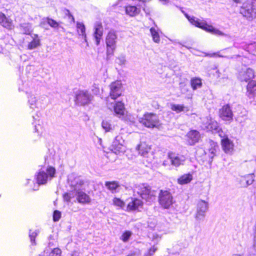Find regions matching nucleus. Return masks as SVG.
Here are the masks:
<instances>
[{
  "label": "nucleus",
  "mask_w": 256,
  "mask_h": 256,
  "mask_svg": "<svg viewBox=\"0 0 256 256\" xmlns=\"http://www.w3.org/2000/svg\"><path fill=\"white\" fill-rule=\"evenodd\" d=\"M126 62V56L124 54L120 55L116 60V62L120 66H124Z\"/></svg>",
  "instance_id": "41"
},
{
  "label": "nucleus",
  "mask_w": 256,
  "mask_h": 256,
  "mask_svg": "<svg viewBox=\"0 0 256 256\" xmlns=\"http://www.w3.org/2000/svg\"><path fill=\"white\" fill-rule=\"evenodd\" d=\"M124 8L126 14L130 16H134L140 12V9L134 6H126Z\"/></svg>",
  "instance_id": "26"
},
{
  "label": "nucleus",
  "mask_w": 256,
  "mask_h": 256,
  "mask_svg": "<svg viewBox=\"0 0 256 256\" xmlns=\"http://www.w3.org/2000/svg\"><path fill=\"white\" fill-rule=\"evenodd\" d=\"M158 202L164 208H168L174 203L173 197L168 190H160L158 194Z\"/></svg>",
  "instance_id": "8"
},
{
  "label": "nucleus",
  "mask_w": 256,
  "mask_h": 256,
  "mask_svg": "<svg viewBox=\"0 0 256 256\" xmlns=\"http://www.w3.org/2000/svg\"><path fill=\"white\" fill-rule=\"evenodd\" d=\"M246 94L250 99L256 97V81L251 80L248 83Z\"/></svg>",
  "instance_id": "21"
},
{
  "label": "nucleus",
  "mask_w": 256,
  "mask_h": 256,
  "mask_svg": "<svg viewBox=\"0 0 256 256\" xmlns=\"http://www.w3.org/2000/svg\"><path fill=\"white\" fill-rule=\"evenodd\" d=\"M217 146H214L213 147H212L210 148L209 149V156L210 158L212 160L216 152V149L218 148Z\"/></svg>",
  "instance_id": "45"
},
{
  "label": "nucleus",
  "mask_w": 256,
  "mask_h": 256,
  "mask_svg": "<svg viewBox=\"0 0 256 256\" xmlns=\"http://www.w3.org/2000/svg\"><path fill=\"white\" fill-rule=\"evenodd\" d=\"M139 2H142L144 4L146 2V0H138Z\"/></svg>",
  "instance_id": "58"
},
{
  "label": "nucleus",
  "mask_w": 256,
  "mask_h": 256,
  "mask_svg": "<svg viewBox=\"0 0 256 256\" xmlns=\"http://www.w3.org/2000/svg\"><path fill=\"white\" fill-rule=\"evenodd\" d=\"M143 10L146 12V14H148L149 13V11L146 10V8L144 7L143 8Z\"/></svg>",
  "instance_id": "57"
},
{
  "label": "nucleus",
  "mask_w": 256,
  "mask_h": 256,
  "mask_svg": "<svg viewBox=\"0 0 256 256\" xmlns=\"http://www.w3.org/2000/svg\"><path fill=\"white\" fill-rule=\"evenodd\" d=\"M56 172L55 168L51 166H48L46 168H41L36 176L37 186L46 184L48 180H51L54 176Z\"/></svg>",
  "instance_id": "4"
},
{
  "label": "nucleus",
  "mask_w": 256,
  "mask_h": 256,
  "mask_svg": "<svg viewBox=\"0 0 256 256\" xmlns=\"http://www.w3.org/2000/svg\"><path fill=\"white\" fill-rule=\"evenodd\" d=\"M0 24L8 30H12L14 27L12 20L10 18L6 17L4 14H0Z\"/></svg>",
  "instance_id": "25"
},
{
  "label": "nucleus",
  "mask_w": 256,
  "mask_h": 256,
  "mask_svg": "<svg viewBox=\"0 0 256 256\" xmlns=\"http://www.w3.org/2000/svg\"><path fill=\"white\" fill-rule=\"evenodd\" d=\"M168 164V160H164L162 163V165L164 166H166Z\"/></svg>",
  "instance_id": "53"
},
{
  "label": "nucleus",
  "mask_w": 256,
  "mask_h": 256,
  "mask_svg": "<svg viewBox=\"0 0 256 256\" xmlns=\"http://www.w3.org/2000/svg\"><path fill=\"white\" fill-rule=\"evenodd\" d=\"M233 1L236 4H238L241 2V0H233Z\"/></svg>",
  "instance_id": "54"
},
{
  "label": "nucleus",
  "mask_w": 256,
  "mask_h": 256,
  "mask_svg": "<svg viewBox=\"0 0 256 256\" xmlns=\"http://www.w3.org/2000/svg\"><path fill=\"white\" fill-rule=\"evenodd\" d=\"M61 217V212L58 210H54L53 214V220L54 222H58Z\"/></svg>",
  "instance_id": "46"
},
{
  "label": "nucleus",
  "mask_w": 256,
  "mask_h": 256,
  "mask_svg": "<svg viewBox=\"0 0 256 256\" xmlns=\"http://www.w3.org/2000/svg\"><path fill=\"white\" fill-rule=\"evenodd\" d=\"M67 12L68 13V16L69 18H71L72 21L74 22V16H72V15L70 13L69 10H67Z\"/></svg>",
  "instance_id": "51"
},
{
  "label": "nucleus",
  "mask_w": 256,
  "mask_h": 256,
  "mask_svg": "<svg viewBox=\"0 0 256 256\" xmlns=\"http://www.w3.org/2000/svg\"><path fill=\"white\" fill-rule=\"evenodd\" d=\"M106 186L112 192H115L119 184L116 182H106L105 184Z\"/></svg>",
  "instance_id": "35"
},
{
  "label": "nucleus",
  "mask_w": 256,
  "mask_h": 256,
  "mask_svg": "<svg viewBox=\"0 0 256 256\" xmlns=\"http://www.w3.org/2000/svg\"><path fill=\"white\" fill-rule=\"evenodd\" d=\"M111 107L114 108L116 114L120 115L124 114V104L121 102H118L114 106H112Z\"/></svg>",
  "instance_id": "31"
},
{
  "label": "nucleus",
  "mask_w": 256,
  "mask_h": 256,
  "mask_svg": "<svg viewBox=\"0 0 256 256\" xmlns=\"http://www.w3.org/2000/svg\"><path fill=\"white\" fill-rule=\"evenodd\" d=\"M92 96L86 90H80L76 95V100L81 105H85L92 100Z\"/></svg>",
  "instance_id": "15"
},
{
  "label": "nucleus",
  "mask_w": 256,
  "mask_h": 256,
  "mask_svg": "<svg viewBox=\"0 0 256 256\" xmlns=\"http://www.w3.org/2000/svg\"><path fill=\"white\" fill-rule=\"evenodd\" d=\"M150 32L152 38V40L156 43H159L160 42V37L158 32L154 28H151Z\"/></svg>",
  "instance_id": "37"
},
{
  "label": "nucleus",
  "mask_w": 256,
  "mask_h": 256,
  "mask_svg": "<svg viewBox=\"0 0 256 256\" xmlns=\"http://www.w3.org/2000/svg\"><path fill=\"white\" fill-rule=\"evenodd\" d=\"M206 128L207 130L211 131L212 132H217L221 138L223 137L222 132L220 128L218 123L215 120H210L208 125L206 126Z\"/></svg>",
  "instance_id": "22"
},
{
  "label": "nucleus",
  "mask_w": 256,
  "mask_h": 256,
  "mask_svg": "<svg viewBox=\"0 0 256 256\" xmlns=\"http://www.w3.org/2000/svg\"><path fill=\"white\" fill-rule=\"evenodd\" d=\"M134 190L148 204H150L156 200V192L152 190L151 187L146 184L136 185Z\"/></svg>",
  "instance_id": "3"
},
{
  "label": "nucleus",
  "mask_w": 256,
  "mask_h": 256,
  "mask_svg": "<svg viewBox=\"0 0 256 256\" xmlns=\"http://www.w3.org/2000/svg\"><path fill=\"white\" fill-rule=\"evenodd\" d=\"M38 234V232L37 231L32 232L31 230H30L29 237L32 244H35V238L37 236Z\"/></svg>",
  "instance_id": "43"
},
{
  "label": "nucleus",
  "mask_w": 256,
  "mask_h": 256,
  "mask_svg": "<svg viewBox=\"0 0 256 256\" xmlns=\"http://www.w3.org/2000/svg\"><path fill=\"white\" fill-rule=\"evenodd\" d=\"M143 206V202L136 198H132L131 201L128 202L127 206L128 210H140V208H142Z\"/></svg>",
  "instance_id": "20"
},
{
  "label": "nucleus",
  "mask_w": 256,
  "mask_h": 256,
  "mask_svg": "<svg viewBox=\"0 0 256 256\" xmlns=\"http://www.w3.org/2000/svg\"><path fill=\"white\" fill-rule=\"evenodd\" d=\"M124 140L120 135L115 137L112 145L110 150L114 154H118L125 151V148L124 146Z\"/></svg>",
  "instance_id": "13"
},
{
  "label": "nucleus",
  "mask_w": 256,
  "mask_h": 256,
  "mask_svg": "<svg viewBox=\"0 0 256 256\" xmlns=\"http://www.w3.org/2000/svg\"><path fill=\"white\" fill-rule=\"evenodd\" d=\"M45 100V96H42L38 100L34 95H30L28 97V103L30 107L33 110L35 108H42L46 105L43 102Z\"/></svg>",
  "instance_id": "16"
},
{
  "label": "nucleus",
  "mask_w": 256,
  "mask_h": 256,
  "mask_svg": "<svg viewBox=\"0 0 256 256\" xmlns=\"http://www.w3.org/2000/svg\"><path fill=\"white\" fill-rule=\"evenodd\" d=\"M3 14V13H2V12H0V14Z\"/></svg>",
  "instance_id": "60"
},
{
  "label": "nucleus",
  "mask_w": 256,
  "mask_h": 256,
  "mask_svg": "<svg viewBox=\"0 0 256 256\" xmlns=\"http://www.w3.org/2000/svg\"><path fill=\"white\" fill-rule=\"evenodd\" d=\"M94 37L96 41V44L98 46L100 44V40L103 34V26L101 23L97 22L94 24Z\"/></svg>",
  "instance_id": "18"
},
{
  "label": "nucleus",
  "mask_w": 256,
  "mask_h": 256,
  "mask_svg": "<svg viewBox=\"0 0 256 256\" xmlns=\"http://www.w3.org/2000/svg\"><path fill=\"white\" fill-rule=\"evenodd\" d=\"M231 256H256V250L250 247L248 248L247 252L244 250L242 253L234 254Z\"/></svg>",
  "instance_id": "34"
},
{
  "label": "nucleus",
  "mask_w": 256,
  "mask_h": 256,
  "mask_svg": "<svg viewBox=\"0 0 256 256\" xmlns=\"http://www.w3.org/2000/svg\"><path fill=\"white\" fill-rule=\"evenodd\" d=\"M131 236V232H126L122 236V239L124 242H126Z\"/></svg>",
  "instance_id": "48"
},
{
  "label": "nucleus",
  "mask_w": 256,
  "mask_h": 256,
  "mask_svg": "<svg viewBox=\"0 0 256 256\" xmlns=\"http://www.w3.org/2000/svg\"><path fill=\"white\" fill-rule=\"evenodd\" d=\"M113 202L115 206L121 208L124 206V202L120 198H114L113 200Z\"/></svg>",
  "instance_id": "47"
},
{
  "label": "nucleus",
  "mask_w": 256,
  "mask_h": 256,
  "mask_svg": "<svg viewBox=\"0 0 256 256\" xmlns=\"http://www.w3.org/2000/svg\"><path fill=\"white\" fill-rule=\"evenodd\" d=\"M34 119L36 120L34 116H33Z\"/></svg>",
  "instance_id": "59"
},
{
  "label": "nucleus",
  "mask_w": 256,
  "mask_h": 256,
  "mask_svg": "<svg viewBox=\"0 0 256 256\" xmlns=\"http://www.w3.org/2000/svg\"><path fill=\"white\" fill-rule=\"evenodd\" d=\"M139 122L148 128L158 127L160 124L158 116L152 113H146L142 117L140 118Z\"/></svg>",
  "instance_id": "6"
},
{
  "label": "nucleus",
  "mask_w": 256,
  "mask_h": 256,
  "mask_svg": "<svg viewBox=\"0 0 256 256\" xmlns=\"http://www.w3.org/2000/svg\"><path fill=\"white\" fill-rule=\"evenodd\" d=\"M156 250H157V248L154 246L151 248L149 250V252H148L150 256H152V255H153L154 254V253L156 252Z\"/></svg>",
  "instance_id": "50"
},
{
  "label": "nucleus",
  "mask_w": 256,
  "mask_h": 256,
  "mask_svg": "<svg viewBox=\"0 0 256 256\" xmlns=\"http://www.w3.org/2000/svg\"><path fill=\"white\" fill-rule=\"evenodd\" d=\"M192 180V176L190 174H184L180 176L178 180V182L180 184H187Z\"/></svg>",
  "instance_id": "28"
},
{
  "label": "nucleus",
  "mask_w": 256,
  "mask_h": 256,
  "mask_svg": "<svg viewBox=\"0 0 256 256\" xmlns=\"http://www.w3.org/2000/svg\"><path fill=\"white\" fill-rule=\"evenodd\" d=\"M68 182L70 187L74 188L77 200L80 203H88L90 201V198L85 192L80 190V186L84 184V182L80 178H74L72 174L68 176Z\"/></svg>",
  "instance_id": "1"
},
{
  "label": "nucleus",
  "mask_w": 256,
  "mask_h": 256,
  "mask_svg": "<svg viewBox=\"0 0 256 256\" xmlns=\"http://www.w3.org/2000/svg\"><path fill=\"white\" fill-rule=\"evenodd\" d=\"M168 157L171 164L176 168L181 165H184L186 160V158L184 156L172 152H168Z\"/></svg>",
  "instance_id": "10"
},
{
  "label": "nucleus",
  "mask_w": 256,
  "mask_h": 256,
  "mask_svg": "<svg viewBox=\"0 0 256 256\" xmlns=\"http://www.w3.org/2000/svg\"><path fill=\"white\" fill-rule=\"evenodd\" d=\"M244 49L249 53L256 56V42L252 43L246 46Z\"/></svg>",
  "instance_id": "38"
},
{
  "label": "nucleus",
  "mask_w": 256,
  "mask_h": 256,
  "mask_svg": "<svg viewBox=\"0 0 256 256\" xmlns=\"http://www.w3.org/2000/svg\"><path fill=\"white\" fill-rule=\"evenodd\" d=\"M181 12L184 14L185 16L188 18V21L193 25L196 26L200 28L202 30L210 32L212 34L220 36H224L226 34L220 30H219L214 28L212 26L208 24L204 20L200 21L198 18L192 16H189L186 13L182 8H180Z\"/></svg>",
  "instance_id": "2"
},
{
  "label": "nucleus",
  "mask_w": 256,
  "mask_h": 256,
  "mask_svg": "<svg viewBox=\"0 0 256 256\" xmlns=\"http://www.w3.org/2000/svg\"><path fill=\"white\" fill-rule=\"evenodd\" d=\"M254 6L250 4H244L240 8V13L248 21L255 18Z\"/></svg>",
  "instance_id": "12"
},
{
  "label": "nucleus",
  "mask_w": 256,
  "mask_h": 256,
  "mask_svg": "<svg viewBox=\"0 0 256 256\" xmlns=\"http://www.w3.org/2000/svg\"><path fill=\"white\" fill-rule=\"evenodd\" d=\"M190 84L193 90L200 88L202 86V80L198 78H193L190 80Z\"/></svg>",
  "instance_id": "33"
},
{
  "label": "nucleus",
  "mask_w": 256,
  "mask_h": 256,
  "mask_svg": "<svg viewBox=\"0 0 256 256\" xmlns=\"http://www.w3.org/2000/svg\"><path fill=\"white\" fill-rule=\"evenodd\" d=\"M72 191L70 192L66 193L64 195V200L70 202L71 198H74L76 196L74 188L71 187Z\"/></svg>",
  "instance_id": "40"
},
{
  "label": "nucleus",
  "mask_w": 256,
  "mask_h": 256,
  "mask_svg": "<svg viewBox=\"0 0 256 256\" xmlns=\"http://www.w3.org/2000/svg\"><path fill=\"white\" fill-rule=\"evenodd\" d=\"M109 101H110V98H108V99H107V104H108V106L109 108H111V107L109 106V104H108V102Z\"/></svg>",
  "instance_id": "55"
},
{
  "label": "nucleus",
  "mask_w": 256,
  "mask_h": 256,
  "mask_svg": "<svg viewBox=\"0 0 256 256\" xmlns=\"http://www.w3.org/2000/svg\"><path fill=\"white\" fill-rule=\"evenodd\" d=\"M76 28L78 32L79 35L82 36L84 40V41L87 42L86 37V28L83 23L78 22L76 24Z\"/></svg>",
  "instance_id": "32"
},
{
  "label": "nucleus",
  "mask_w": 256,
  "mask_h": 256,
  "mask_svg": "<svg viewBox=\"0 0 256 256\" xmlns=\"http://www.w3.org/2000/svg\"><path fill=\"white\" fill-rule=\"evenodd\" d=\"M208 208L209 204L208 202L204 200H200L198 201L196 204V212L194 216L197 222H200L201 221L204 220Z\"/></svg>",
  "instance_id": "7"
},
{
  "label": "nucleus",
  "mask_w": 256,
  "mask_h": 256,
  "mask_svg": "<svg viewBox=\"0 0 256 256\" xmlns=\"http://www.w3.org/2000/svg\"><path fill=\"white\" fill-rule=\"evenodd\" d=\"M220 116L224 120H232L233 118L232 110L228 104L224 106L219 111Z\"/></svg>",
  "instance_id": "17"
},
{
  "label": "nucleus",
  "mask_w": 256,
  "mask_h": 256,
  "mask_svg": "<svg viewBox=\"0 0 256 256\" xmlns=\"http://www.w3.org/2000/svg\"><path fill=\"white\" fill-rule=\"evenodd\" d=\"M62 254L61 250L58 248H54L50 254V256H60Z\"/></svg>",
  "instance_id": "44"
},
{
  "label": "nucleus",
  "mask_w": 256,
  "mask_h": 256,
  "mask_svg": "<svg viewBox=\"0 0 256 256\" xmlns=\"http://www.w3.org/2000/svg\"><path fill=\"white\" fill-rule=\"evenodd\" d=\"M102 126L106 132H110L114 128V126L110 123V120H102Z\"/></svg>",
  "instance_id": "36"
},
{
  "label": "nucleus",
  "mask_w": 256,
  "mask_h": 256,
  "mask_svg": "<svg viewBox=\"0 0 256 256\" xmlns=\"http://www.w3.org/2000/svg\"><path fill=\"white\" fill-rule=\"evenodd\" d=\"M71 256H80V254L76 252H74Z\"/></svg>",
  "instance_id": "52"
},
{
  "label": "nucleus",
  "mask_w": 256,
  "mask_h": 256,
  "mask_svg": "<svg viewBox=\"0 0 256 256\" xmlns=\"http://www.w3.org/2000/svg\"><path fill=\"white\" fill-rule=\"evenodd\" d=\"M187 141L190 145H194L198 142L200 138V134L196 130H191L186 134Z\"/></svg>",
  "instance_id": "19"
},
{
  "label": "nucleus",
  "mask_w": 256,
  "mask_h": 256,
  "mask_svg": "<svg viewBox=\"0 0 256 256\" xmlns=\"http://www.w3.org/2000/svg\"><path fill=\"white\" fill-rule=\"evenodd\" d=\"M46 24L54 28H58L59 26V24L57 22L50 18H43L42 21L40 24V26L43 28L48 29L46 27Z\"/></svg>",
  "instance_id": "24"
},
{
  "label": "nucleus",
  "mask_w": 256,
  "mask_h": 256,
  "mask_svg": "<svg viewBox=\"0 0 256 256\" xmlns=\"http://www.w3.org/2000/svg\"><path fill=\"white\" fill-rule=\"evenodd\" d=\"M244 180L246 182V186L252 184L254 182V174H253L245 176L243 178Z\"/></svg>",
  "instance_id": "39"
},
{
  "label": "nucleus",
  "mask_w": 256,
  "mask_h": 256,
  "mask_svg": "<svg viewBox=\"0 0 256 256\" xmlns=\"http://www.w3.org/2000/svg\"><path fill=\"white\" fill-rule=\"evenodd\" d=\"M204 56H205L214 57V56H218L219 57H222V56L219 55L216 52H214V53H212V54H208V53L204 52Z\"/></svg>",
  "instance_id": "49"
},
{
  "label": "nucleus",
  "mask_w": 256,
  "mask_h": 256,
  "mask_svg": "<svg viewBox=\"0 0 256 256\" xmlns=\"http://www.w3.org/2000/svg\"><path fill=\"white\" fill-rule=\"evenodd\" d=\"M32 37V40L28 44V48L30 50L34 49L40 45V40L38 34H34Z\"/></svg>",
  "instance_id": "29"
},
{
  "label": "nucleus",
  "mask_w": 256,
  "mask_h": 256,
  "mask_svg": "<svg viewBox=\"0 0 256 256\" xmlns=\"http://www.w3.org/2000/svg\"><path fill=\"white\" fill-rule=\"evenodd\" d=\"M38 124L34 126V132L38 133V135L40 136L44 132L43 128L40 124V120H38Z\"/></svg>",
  "instance_id": "42"
},
{
  "label": "nucleus",
  "mask_w": 256,
  "mask_h": 256,
  "mask_svg": "<svg viewBox=\"0 0 256 256\" xmlns=\"http://www.w3.org/2000/svg\"><path fill=\"white\" fill-rule=\"evenodd\" d=\"M118 36L116 32L114 30H110L108 34L106 43V56L107 58L114 54V52L116 48V40Z\"/></svg>",
  "instance_id": "5"
},
{
  "label": "nucleus",
  "mask_w": 256,
  "mask_h": 256,
  "mask_svg": "<svg viewBox=\"0 0 256 256\" xmlns=\"http://www.w3.org/2000/svg\"><path fill=\"white\" fill-rule=\"evenodd\" d=\"M170 109L178 114L180 112H188L190 109L188 107L184 106V104H170Z\"/></svg>",
  "instance_id": "27"
},
{
  "label": "nucleus",
  "mask_w": 256,
  "mask_h": 256,
  "mask_svg": "<svg viewBox=\"0 0 256 256\" xmlns=\"http://www.w3.org/2000/svg\"><path fill=\"white\" fill-rule=\"evenodd\" d=\"M20 30L24 34L30 35L32 31V24L30 23H23L20 25Z\"/></svg>",
  "instance_id": "30"
},
{
  "label": "nucleus",
  "mask_w": 256,
  "mask_h": 256,
  "mask_svg": "<svg viewBox=\"0 0 256 256\" xmlns=\"http://www.w3.org/2000/svg\"><path fill=\"white\" fill-rule=\"evenodd\" d=\"M110 96L112 100H115L119 97L122 93V84L120 81H116L112 82L110 86Z\"/></svg>",
  "instance_id": "14"
},
{
  "label": "nucleus",
  "mask_w": 256,
  "mask_h": 256,
  "mask_svg": "<svg viewBox=\"0 0 256 256\" xmlns=\"http://www.w3.org/2000/svg\"><path fill=\"white\" fill-rule=\"evenodd\" d=\"M126 256H138L135 253H133V254H129Z\"/></svg>",
  "instance_id": "56"
},
{
  "label": "nucleus",
  "mask_w": 256,
  "mask_h": 256,
  "mask_svg": "<svg viewBox=\"0 0 256 256\" xmlns=\"http://www.w3.org/2000/svg\"><path fill=\"white\" fill-rule=\"evenodd\" d=\"M222 148L226 154H231L234 150V144L228 137L224 138L221 140Z\"/></svg>",
  "instance_id": "23"
},
{
  "label": "nucleus",
  "mask_w": 256,
  "mask_h": 256,
  "mask_svg": "<svg viewBox=\"0 0 256 256\" xmlns=\"http://www.w3.org/2000/svg\"><path fill=\"white\" fill-rule=\"evenodd\" d=\"M254 72L252 69L246 66H242L238 71V78L241 82H248L254 78Z\"/></svg>",
  "instance_id": "11"
},
{
  "label": "nucleus",
  "mask_w": 256,
  "mask_h": 256,
  "mask_svg": "<svg viewBox=\"0 0 256 256\" xmlns=\"http://www.w3.org/2000/svg\"><path fill=\"white\" fill-rule=\"evenodd\" d=\"M139 154L144 158H147L146 161L148 162H151L154 158L153 152L151 150V148L145 142H141L136 148Z\"/></svg>",
  "instance_id": "9"
}]
</instances>
